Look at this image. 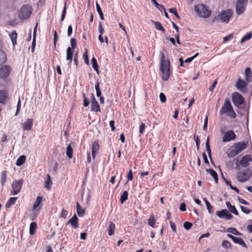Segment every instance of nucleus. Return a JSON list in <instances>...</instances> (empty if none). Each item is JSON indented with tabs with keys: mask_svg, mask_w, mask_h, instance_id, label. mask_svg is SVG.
<instances>
[{
	"mask_svg": "<svg viewBox=\"0 0 252 252\" xmlns=\"http://www.w3.org/2000/svg\"><path fill=\"white\" fill-rule=\"evenodd\" d=\"M183 226L185 229L188 230L191 228L192 224L189 221H186L184 223Z\"/></svg>",
	"mask_w": 252,
	"mask_h": 252,
	"instance_id": "48",
	"label": "nucleus"
},
{
	"mask_svg": "<svg viewBox=\"0 0 252 252\" xmlns=\"http://www.w3.org/2000/svg\"><path fill=\"white\" fill-rule=\"evenodd\" d=\"M98 31L100 33L99 35H102L104 32L101 22H99L98 24Z\"/></svg>",
	"mask_w": 252,
	"mask_h": 252,
	"instance_id": "63",
	"label": "nucleus"
},
{
	"mask_svg": "<svg viewBox=\"0 0 252 252\" xmlns=\"http://www.w3.org/2000/svg\"><path fill=\"white\" fill-rule=\"evenodd\" d=\"M240 208L242 211L246 214H249L252 211L251 209H249L247 207L240 205Z\"/></svg>",
	"mask_w": 252,
	"mask_h": 252,
	"instance_id": "51",
	"label": "nucleus"
},
{
	"mask_svg": "<svg viewBox=\"0 0 252 252\" xmlns=\"http://www.w3.org/2000/svg\"><path fill=\"white\" fill-rule=\"evenodd\" d=\"M73 55V49L70 47H68L66 50V60L69 61L68 65H70L72 61Z\"/></svg>",
	"mask_w": 252,
	"mask_h": 252,
	"instance_id": "19",
	"label": "nucleus"
},
{
	"mask_svg": "<svg viewBox=\"0 0 252 252\" xmlns=\"http://www.w3.org/2000/svg\"><path fill=\"white\" fill-rule=\"evenodd\" d=\"M247 147V145L244 141L234 143L226 151L227 157L229 158H233L238 155Z\"/></svg>",
	"mask_w": 252,
	"mask_h": 252,
	"instance_id": "2",
	"label": "nucleus"
},
{
	"mask_svg": "<svg viewBox=\"0 0 252 252\" xmlns=\"http://www.w3.org/2000/svg\"><path fill=\"white\" fill-rule=\"evenodd\" d=\"M66 154V156L68 157V158H72L73 150H72V147L71 146V145L70 144L67 146Z\"/></svg>",
	"mask_w": 252,
	"mask_h": 252,
	"instance_id": "39",
	"label": "nucleus"
},
{
	"mask_svg": "<svg viewBox=\"0 0 252 252\" xmlns=\"http://www.w3.org/2000/svg\"><path fill=\"white\" fill-rule=\"evenodd\" d=\"M152 3L158 8V10H160L161 7H163V5L159 4L156 0H151Z\"/></svg>",
	"mask_w": 252,
	"mask_h": 252,
	"instance_id": "57",
	"label": "nucleus"
},
{
	"mask_svg": "<svg viewBox=\"0 0 252 252\" xmlns=\"http://www.w3.org/2000/svg\"><path fill=\"white\" fill-rule=\"evenodd\" d=\"M20 108H21V100H20V97H19V100H18L17 105L16 111L15 115V116H17L19 114Z\"/></svg>",
	"mask_w": 252,
	"mask_h": 252,
	"instance_id": "56",
	"label": "nucleus"
},
{
	"mask_svg": "<svg viewBox=\"0 0 252 252\" xmlns=\"http://www.w3.org/2000/svg\"><path fill=\"white\" fill-rule=\"evenodd\" d=\"M17 197H10L5 204V208H9L15 203Z\"/></svg>",
	"mask_w": 252,
	"mask_h": 252,
	"instance_id": "29",
	"label": "nucleus"
},
{
	"mask_svg": "<svg viewBox=\"0 0 252 252\" xmlns=\"http://www.w3.org/2000/svg\"><path fill=\"white\" fill-rule=\"evenodd\" d=\"M160 65L159 69L162 73L161 78L164 81H167L170 76V62L166 60L162 52L160 53Z\"/></svg>",
	"mask_w": 252,
	"mask_h": 252,
	"instance_id": "1",
	"label": "nucleus"
},
{
	"mask_svg": "<svg viewBox=\"0 0 252 252\" xmlns=\"http://www.w3.org/2000/svg\"><path fill=\"white\" fill-rule=\"evenodd\" d=\"M26 159V157L25 155L20 156L16 161V164L18 166H20L24 163Z\"/></svg>",
	"mask_w": 252,
	"mask_h": 252,
	"instance_id": "26",
	"label": "nucleus"
},
{
	"mask_svg": "<svg viewBox=\"0 0 252 252\" xmlns=\"http://www.w3.org/2000/svg\"><path fill=\"white\" fill-rule=\"evenodd\" d=\"M220 131L221 133H223L222 137V141L223 142H228L233 140L236 138V134L232 130H227L224 132V129L223 127H221Z\"/></svg>",
	"mask_w": 252,
	"mask_h": 252,
	"instance_id": "8",
	"label": "nucleus"
},
{
	"mask_svg": "<svg viewBox=\"0 0 252 252\" xmlns=\"http://www.w3.org/2000/svg\"><path fill=\"white\" fill-rule=\"evenodd\" d=\"M92 65L94 70L96 71L97 74H98V65L97 63V61L94 57H93L92 59Z\"/></svg>",
	"mask_w": 252,
	"mask_h": 252,
	"instance_id": "37",
	"label": "nucleus"
},
{
	"mask_svg": "<svg viewBox=\"0 0 252 252\" xmlns=\"http://www.w3.org/2000/svg\"><path fill=\"white\" fill-rule=\"evenodd\" d=\"M232 14V10L231 9H227L223 11L218 15L216 16L213 19V22L214 23L216 21L220 20L222 22L228 23Z\"/></svg>",
	"mask_w": 252,
	"mask_h": 252,
	"instance_id": "3",
	"label": "nucleus"
},
{
	"mask_svg": "<svg viewBox=\"0 0 252 252\" xmlns=\"http://www.w3.org/2000/svg\"><path fill=\"white\" fill-rule=\"evenodd\" d=\"M252 32L247 33L244 36V37L241 39V40L240 41V43L241 44L243 43L245 41L250 40L252 38Z\"/></svg>",
	"mask_w": 252,
	"mask_h": 252,
	"instance_id": "38",
	"label": "nucleus"
},
{
	"mask_svg": "<svg viewBox=\"0 0 252 252\" xmlns=\"http://www.w3.org/2000/svg\"><path fill=\"white\" fill-rule=\"evenodd\" d=\"M11 67L8 65H2L0 67V78L5 80L10 75Z\"/></svg>",
	"mask_w": 252,
	"mask_h": 252,
	"instance_id": "9",
	"label": "nucleus"
},
{
	"mask_svg": "<svg viewBox=\"0 0 252 252\" xmlns=\"http://www.w3.org/2000/svg\"><path fill=\"white\" fill-rule=\"evenodd\" d=\"M36 28H37V25L34 28V31H33V39H32V46H31V52H32V53H33L34 52V50H35V45H36L35 33H36Z\"/></svg>",
	"mask_w": 252,
	"mask_h": 252,
	"instance_id": "32",
	"label": "nucleus"
},
{
	"mask_svg": "<svg viewBox=\"0 0 252 252\" xmlns=\"http://www.w3.org/2000/svg\"><path fill=\"white\" fill-rule=\"evenodd\" d=\"M203 201H204V202L207 206V208L208 210V212L210 214H212L213 212L214 207L211 205V204L210 203V202L208 201V200L206 198H203Z\"/></svg>",
	"mask_w": 252,
	"mask_h": 252,
	"instance_id": "35",
	"label": "nucleus"
},
{
	"mask_svg": "<svg viewBox=\"0 0 252 252\" xmlns=\"http://www.w3.org/2000/svg\"><path fill=\"white\" fill-rule=\"evenodd\" d=\"M70 44H71V48L72 49H74L76 48L77 47V43H76V40L75 39V38H72L71 39H70Z\"/></svg>",
	"mask_w": 252,
	"mask_h": 252,
	"instance_id": "53",
	"label": "nucleus"
},
{
	"mask_svg": "<svg viewBox=\"0 0 252 252\" xmlns=\"http://www.w3.org/2000/svg\"><path fill=\"white\" fill-rule=\"evenodd\" d=\"M77 214L79 217H82L85 215V210L83 209H80L79 210H77Z\"/></svg>",
	"mask_w": 252,
	"mask_h": 252,
	"instance_id": "58",
	"label": "nucleus"
},
{
	"mask_svg": "<svg viewBox=\"0 0 252 252\" xmlns=\"http://www.w3.org/2000/svg\"><path fill=\"white\" fill-rule=\"evenodd\" d=\"M8 96V93L6 91L0 90V103L3 104H5Z\"/></svg>",
	"mask_w": 252,
	"mask_h": 252,
	"instance_id": "17",
	"label": "nucleus"
},
{
	"mask_svg": "<svg viewBox=\"0 0 252 252\" xmlns=\"http://www.w3.org/2000/svg\"><path fill=\"white\" fill-rule=\"evenodd\" d=\"M7 60V57L4 52L0 49V65L4 63Z\"/></svg>",
	"mask_w": 252,
	"mask_h": 252,
	"instance_id": "28",
	"label": "nucleus"
},
{
	"mask_svg": "<svg viewBox=\"0 0 252 252\" xmlns=\"http://www.w3.org/2000/svg\"><path fill=\"white\" fill-rule=\"evenodd\" d=\"M99 145L97 142L93 143L92 147V155L93 159H95L96 153L98 151Z\"/></svg>",
	"mask_w": 252,
	"mask_h": 252,
	"instance_id": "18",
	"label": "nucleus"
},
{
	"mask_svg": "<svg viewBox=\"0 0 252 252\" xmlns=\"http://www.w3.org/2000/svg\"><path fill=\"white\" fill-rule=\"evenodd\" d=\"M194 9L198 15L204 18H208L211 14V11L209 10L206 6L203 4H200L195 6Z\"/></svg>",
	"mask_w": 252,
	"mask_h": 252,
	"instance_id": "6",
	"label": "nucleus"
},
{
	"mask_svg": "<svg viewBox=\"0 0 252 252\" xmlns=\"http://www.w3.org/2000/svg\"><path fill=\"white\" fill-rule=\"evenodd\" d=\"M66 2H65L64 7L63 8V10L62 12L61 18V20L62 21H63L65 18V15H66Z\"/></svg>",
	"mask_w": 252,
	"mask_h": 252,
	"instance_id": "52",
	"label": "nucleus"
},
{
	"mask_svg": "<svg viewBox=\"0 0 252 252\" xmlns=\"http://www.w3.org/2000/svg\"><path fill=\"white\" fill-rule=\"evenodd\" d=\"M226 113L228 116L232 118H235L236 116L234 111L233 109V108H232V109L230 110L229 111H228V112H226Z\"/></svg>",
	"mask_w": 252,
	"mask_h": 252,
	"instance_id": "49",
	"label": "nucleus"
},
{
	"mask_svg": "<svg viewBox=\"0 0 252 252\" xmlns=\"http://www.w3.org/2000/svg\"><path fill=\"white\" fill-rule=\"evenodd\" d=\"M127 178V182H128L129 181H132L133 180V173H132V170L131 169H129V170L128 172Z\"/></svg>",
	"mask_w": 252,
	"mask_h": 252,
	"instance_id": "55",
	"label": "nucleus"
},
{
	"mask_svg": "<svg viewBox=\"0 0 252 252\" xmlns=\"http://www.w3.org/2000/svg\"><path fill=\"white\" fill-rule=\"evenodd\" d=\"M9 37H10L13 46H15L17 43V33L16 31H13L11 33L9 34Z\"/></svg>",
	"mask_w": 252,
	"mask_h": 252,
	"instance_id": "22",
	"label": "nucleus"
},
{
	"mask_svg": "<svg viewBox=\"0 0 252 252\" xmlns=\"http://www.w3.org/2000/svg\"><path fill=\"white\" fill-rule=\"evenodd\" d=\"M252 171L249 168H248L237 172L236 178L239 182L244 183L250 179Z\"/></svg>",
	"mask_w": 252,
	"mask_h": 252,
	"instance_id": "4",
	"label": "nucleus"
},
{
	"mask_svg": "<svg viewBox=\"0 0 252 252\" xmlns=\"http://www.w3.org/2000/svg\"><path fill=\"white\" fill-rule=\"evenodd\" d=\"M169 223H170V226H171V227L172 228L173 232L174 233H176L177 230H176V226L174 222H173L172 221H170Z\"/></svg>",
	"mask_w": 252,
	"mask_h": 252,
	"instance_id": "62",
	"label": "nucleus"
},
{
	"mask_svg": "<svg viewBox=\"0 0 252 252\" xmlns=\"http://www.w3.org/2000/svg\"><path fill=\"white\" fill-rule=\"evenodd\" d=\"M52 184V182L50 176L49 174L47 175V178L45 182V188L48 190L51 189V187Z\"/></svg>",
	"mask_w": 252,
	"mask_h": 252,
	"instance_id": "30",
	"label": "nucleus"
},
{
	"mask_svg": "<svg viewBox=\"0 0 252 252\" xmlns=\"http://www.w3.org/2000/svg\"><path fill=\"white\" fill-rule=\"evenodd\" d=\"M115 229V225L112 222L110 221L109 223V225L108 227V235L109 236H112L114 234V231Z\"/></svg>",
	"mask_w": 252,
	"mask_h": 252,
	"instance_id": "25",
	"label": "nucleus"
},
{
	"mask_svg": "<svg viewBox=\"0 0 252 252\" xmlns=\"http://www.w3.org/2000/svg\"><path fill=\"white\" fill-rule=\"evenodd\" d=\"M247 5V3L236 1L235 6L236 13L239 15L244 13L246 9Z\"/></svg>",
	"mask_w": 252,
	"mask_h": 252,
	"instance_id": "12",
	"label": "nucleus"
},
{
	"mask_svg": "<svg viewBox=\"0 0 252 252\" xmlns=\"http://www.w3.org/2000/svg\"><path fill=\"white\" fill-rule=\"evenodd\" d=\"M145 124L143 123H142L140 125V126H139V132L141 133V134H142L143 133V132H144L145 131Z\"/></svg>",
	"mask_w": 252,
	"mask_h": 252,
	"instance_id": "61",
	"label": "nucleus"
},
{
	"mask_svg": "<svg viewBox=\"0 0 252 252\" xmlns=\"http://www.w3.org/2000/svg\"><path fill=\"white\" fill-rule=\"evenodd\" d=\"M222 177L224 179L226 184L229 185L231 189L235 190L238 193H239V190L238 189L237 187L232 186L230 181H228L227 180H226L223 176Z\"/></svg>",
	"mask_w": 252,
	"mask_h": 252,
	"instance_id": "44",
	"label": "nucleus"
},
{
	"mask_svg": "<svg viewBox=\"0 0 252 252\" xmlns=\"http://www.w3.org/2000/svg\"><path fill=\"white\" fill-rule=\"evenodd\" d=\"M83 57H84V59L85 63L86 64L89 65V57H88V52H87V49L85 50V53L83 54Z\"/></svg>",
	"mask_w": 252,
	"mask_h": 252,
	"instance_id": "47",
	"label": "nucleus"
},
{
	"mask_svg": "<svg viewBox=\"0 0 252 252\" xmlns=\"http://www.w3.org/2000/svg\"><path fill=\"white\" fill-rule=\"evenodd\" d=\"M7 180V171H2L0 173V183L3 187L6 182Z\"/></svg>",
	"mask_w": 252,
	"mask_h": 252,
	"instance_id": "24",
	"label": "nucleus"
},
{
	"mask_svg": "<svg viewBox=\"0 0 252 252\" xmlns=\"http://www.w3.org/2000/svg\"><path fill=\"white\" fill-rule=\"evenodd\" d=\"M206 171L213 177L215 182L217 183L218 181V175L216 171L212 168H210L206 169Z\"/></svg>",
	"mask_w": 252,
	"mask_h": 252,
	"instance_id": "21",
	"label": "nucleus"
},
{
	"mask_svg": "<svg viewBox=\"0 0 252 252\" xmlns=\"http://www.w3.org/2000/svg\"><path fill=\"white\" fill-rule=\"evenodd\" d=\"M37 227V223L35 222H32L30 226V234L32 235H33Z\"/></svg>",
	"mask_w": 252,
	"mask_h": 252,
	"instance_id": "34",
	"label": "nucleus"
},
{
	"mask_svg": "<svg viewBox=\"0 0 252 252\" xmlns=\"http://www.w3.org/2000/svg\"><path fill=\"white\" fill-rule=\"evenodd\" d=\"M91 110L92 111L95 112H100V109L98 103L91 104Z\"/></svg>",
	"mask_w": 252,
	"mask_h": 252,
	"instance_id": "40",
	"label": "nucleus"
},
{
	"mask_svg": "<svg viewBox=\"0 0 252 252\" xmlns=\"http://www.w3.org/2000/svg\"><path fill=\"white\" fill-rule=\"evenodd\" d=\"M226 205L227 207V208L228 209L229 211L233 213V214L235 215H238V212L236 209V208H235V207L233 205H232L230 203V202L229 201H226Z\"/></svg>",
	"mask_w": 252,
	"mask_h": 252,
	"instance_id": "20",
	"label": "nucleus"
},
{
	"mask_svg": "<svg viewBox=\"0 0 252 252\" xmlns=\"http://www.w3.org/2000/svg\"><path fill=\"white\" fill-rule=\"evenodd\" d=\"M232 100L234 105L240 108L245 103V99L243 96L238 92H235L232 94Z\"/></svg>",
	"mask_w": 252,
	"mask_h": 252,
	"instance_id": "7",
	"label": "nucleus"
},
{
	"mask_svg": "<svg viewBox=\"0 0 252 252\" xmlns=\"http://www.w3.org/2000/svg\"><path fill=\"white\" fill-rule=\"evenodd\" d=\"M250 82H248L246 80V81H244L240 78H239L236 83V87L242 93H247L246 87L249 84Z\"/></svg>",
	"mask_w": 252,
	"mask_h": 252,
	"instance_id": "11",
	"label": "nucleus"
},
{
	"mask_svg": "<svg viewBox=\"0 0 252 252\" xmlns=\"http://www.w3.org/2000/svg\"><path fill=\"white\" fill-rule=\"evenodd\" d=\"M245 73L246 76V80L248 82H250L251 80V78H252V76L251 75V69L250 67H247L245 69Z\"/></svg>",
	"mask_w": 252,
	"mask_h": 252,
	"instance_id": "27",
	"label": "nucleus"
},
{
	"mask_svg": "<svg viewBox=\"0 0 252 252\" xmlns=\"http://www.w3.org/2000/svg\"><path fill=\"white\" fill-rule=\"evenodd\" d=\"M221 246L226 249H228V248H231V244L230 242L225 240L222 241Z\"/></svg>",
	"mask_w": 252,
	"mask_h": 252,
	"instance_id": "45",
	"label": "nucleus"
},
{
	"mask_svg": "<svg viewBox=\"0 0 252 252\" xmlns=\"http://www.w3.org/2000/svg\"><path fill=\"white\" fill-rule=\"evenodd\" d=\"M23 183V180L15 181L12 185V190L11 191L10 194H17L22 189Z\"/></svg>",
	"mask_w": 252,
	"mask_h": 252,
	"instance_id": "10",
	"label": "nucleus"
},
{
	"mask_svg": "<svg viewBox=\"0 0 252 252\" xmlns=\"http://www.w3.org/2000/svg\"><path fill=\"white\" fill-rule=\"evenodd\" d=\"M67 211H66L64 209H63L62 210V212L60 214V217L65 219V218L67 216Z\"/></svg>",
	"mask_w": 252,
	"mask_h": 252,
	"instance_id": "60",
	"label": "nucleus"
},
{
	"mask_svg": "<svg viewBox=\"0 0 252 252\" xmlns=\"http://www.w3.org/2000/svg\"><path fill=\"white\" fill-rule=\"evenodd\" d=\"M194 140L195 141L197 150L198 151L199 150V145H200V139L198 136H196L194 135Z\"/></svg>",
	"mask_w": 252,
	"mask_h": 252,
	"instance_id": "50",
	"label": "nucleus"
},
{
	"mask_svg": "<svg viewBox=\"0 0 252 252\" xmlns=\"http://www.w3.org/2000/svg\"><path fill=\"white\" fill-rule=\"evenodd\" d=\"M156 222V220L154 219L153 216H151L148 220L149 225H155Z\"/></svg>",
	"mask_w": 252,
	"mask_h": 252,
	"instance_id": "46",
	"label": "nucleus"
},
{
	"mask_svg": "<svg viewBox=\"0 0 252 252\" xmlns=\"http://www.w3.org/2000/svg\"><path fill=\"white\" fill-rule=\"evenodd\" d=\"M227 214H228V210L225 209L216 212V215L219 218L222 219H225Z\"/></svg>",
	"mask_w": 252,
	"mask_h": 252,
	"instance_id": "23",
	"label": "nucleus"
},
{
	"mask_svg": "<svg viewBox=\"0 0 252 252\" xmlns=\"http://www.w3.org/2000/svg\"><path fill=\"white\" fill-rule=\"evenodd\" d=\"M153 23L157 30L161 31L162 32H165V31L159 22L153 21Z\"/></svg>",
	"mask_w": 252,
	"mask_h": 252,
	"instance_id": "33",
	"label": "nucleus"
},
{
	"mask_svg": "<svg viewBox=\"0 0 252 252\" xmlns=\"http://www.w3.org/2000/svg\"><path fill=\"white\" fill-rule=\"evenodd\" d=\"M70 224L73 228H77L79 227L78 219L76 215L74 216L66 223V225Z\"/></svg>",
	"mask_w": 252,
	"mask_h": 252,
	"instance_id": "14",
	"label": "nucleus"
},
{
	"mask_svg": "<svg viewBox=\"0 0 252 252\" xmlns=\"http://www.w3.org/2000/svg\"><path fill=\"white\" fill-rule=\"evenodd\" d=\"M232 107L230 101H229V100L226 99L224 101V105L220 110V114H223L228 112V111L232 109Z\"/></svg>",
	"mask_w": 252,
	"mask_h": 252,
	"instance_id": "13",
	"label": "nucleus"
},
{
	"mask_svg": "<svg viewBox=\"0 0 252 252\" xmlns=\"http://www.w3.org/2000/svg\"><path fill=\"white\" fill-rule=\"evenodd\" d=\"M252 160V158L250 155H246L243 157L240 160V163L243 167H246L249 165V161Z\"/></svg>",
	"mask_w": 252,
	"mask_h": 252,
	"instance_id": "16",
	"label": "nucleus"
},
{
	"mask_svg": "<svg viewBox=\"0 0 252 252\" xmlns=\"http://www.w3.org/2000/svg\"><path fill=\"white\" fill-rule=\"evenodd\" d=\"M95 89L97 97H100L101 93L99 88V83L98 81L95 84Z\"/></svg>",
	"mask_w": 252,
	"mask_h": 252,
	"instance_id": "42",
	"label": "nucleus"
},
{
	"mask_svg": "<svg viewBox=\"0 0 252 252\" xmlns=\"http://www.w3.org/2000/svg\"><path fill=\"white\" fill-rule=\"evenodd\" d=\"M32 9L31 6L29 4H25L22 6L19 12V17L21 20L28 19L32 13Z\"/></svg>",
	"mask_w": 252,
	"mask_h": 252,
	"instance_id": "5",
	"label": "nucleus"
},
{
	"mask_svg": "<svg viewBox=\"0 0 252 252\" xmlns=\"http://www.w3.org/2000/svg\"><path fill=\"white\" fill-rule=\"evenodd\" d=\"M217 84V80L214 81V82L213 83L212 86H211L210 87L209 91H211V92H213L214 91V88L216 86Z\"/></svg>",
	"mask_w": 252,
	"mask_h": 252,
	"instance_id": "64",
	"label": "nucleus"
},
{
	"mask_svg": "<svg viewBox=\"0 0 252 252\" xmlns=\"http://www.w3.org/2000/svg\"><path fill=\"white\" fill-rule=\"evenodd\" d=\"M96 9L100 16V19L101 20H103L104 19L103 14L102 13V11L101 10L100 6L99 4L97 3V2H96Z\"/></svg>",
	"mask_w": 252,
	"mask_h": 252,
	"instance_id": "43",
	"label": "nucleus"
},
{
	"mask_svg": "<svg viewBox=\"0 0 252 252\" xmlns=\"http://www.w3.org/2000/svg\"><path fill=\"white\" fill-rule=\"evenodd\" d=\"M128 199V192L125 191L121 195L120 202L121 203H123Z\"/></svg>",
	"mask_w": 252,
	"mask_h": 252,
	"instance_id": "41",
	"label": "nucleus"
},
{
	"mask_svg": "<svg viewBox=\"0 0 252 252\" xmlns=\"http://www.w3.org/2000/svg\"><path fill=\"white\" fill-rule=\"evenodd\" d=\"M159 98H160V101L162 103L165 102L166 100V97L165 94L162 93H160Z\"/></svg>",
	"mask_w": 252,
	"mask_h": 252,
	"instance_id": "59",
	"label": "nucleus"
},
{
	"mask_svg": "<svg viewBox=\"0 0 252 252\" xmlns=\"http://www.w3.org/2000/svg\"><path fill=\"white\" fill-rule=\"evenodd\" d=\"M32 126V119H28L23 124V129L24 130H31Z\"/></svg>",
	"mask_w": 252,
	"mask_h": 252,
	"instance_id": "15",
	"label": "nucleus"
},
{
	"mask_svg": "<svg viewBox=\"0 0 252 252\" xmlns=\"http://www.w3.org/2000/svg\"><path fill=\"white\" fill-rule=\"evenodd\" d=\"M226 232L231 233L236 236H241L242 234L239 232L236 228L233 227H229L227 228Z\"/></svg>",
	"mask_w": 252,
	"mask_h": 252,
	"instance_id": "36",
	"label": "nucleus"
},
{
	"mask_svg": "<svg viewBox=\"0 0 252 252\" xmlns=\"http://www.w3.org/2000/svg\"><path fill=\"white\" fill-rule=\"evenodd\" d=\"M198 55V53H196L194 55H193V56L190 57V58H187L186 60H185V61H184L185 63H190L193 60L196 58L197 56Z\"/></svg>",
	"mask_w": 252,
	"mask_h": 252,
	"instance_id": "54",
	"label": "nucleus"
},
{
	"mask_svg": "<svg viewBox=\"0 0 252 252\" xmlns=\"http://www.w3.org/2000/svg\"><path fill=\"white\" fill-rule=\"evenodd\" d=\"M42 197L40 196H38L36 197V201L33 205V210H36V209L39 210L40 209V208H39L38 209H37V207L41 204V203L42 202Z\"/></svg>",
	"mask_w": 252,
	"mask_h": 252,
	"instance_id": "31",
	"label": "nucleus"
}]
</instances>
